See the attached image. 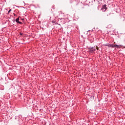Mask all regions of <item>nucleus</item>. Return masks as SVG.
<instances>
[{"label": "nucleus", "mask_w": 125, "mask_h": 125, "mask_svg": "<svg viewBox=\"0 0 125 125\" xmlns=\"http://www.w3.org/2000/svg\"><path fill=\"white\" fill-rule=\"evenodd\" d=\"M11 9H10L8 12V14H9V13L11 12Z\"/></svg>", "instance_id": "nucleus-9"}, {"label": "nucleus", "mask_w": 125, "mask_h": 125, "mask_svg": "<svg viewBox=\"0 0 125 125\" xmlns=\"http://www.w3.org/2000/svg\"><path fill=\"white\" fill-rule=\"evenodd\" d=\"M80 8H83V4H81L80 6Z\"/></svg>", "instance_id": "nucleus-6"}, {"label": "nucleus", "mask_w": 125, "mask_h": 125, "mask_svg": "<svg viewBox=\"0 0 125 125\" xmlns=\"http://www.w3.org/2000/svg\"><path fill=\"white\" fill-rule=\"evenodd\" d=\"M110 15H111V13H110V12H109L108 14H106V16H110Z\"/></svg>", "instance_id": "nucleus-7"}, {"label": "nucleus", "mask_w": 125, "mask_h": 125, "mask_svg": "<svg viewBox=\"0 0 125 125\" xmlns=\"http://www.w3.org/2000/svg\"><path fill=\"white\" fill-rule=\"evenodd\" d=\"M114 43H116V42H114Z\"/></svg>", "instance_id": "nucleus-14"}, {"label": "nucleus", "mask_w": 125, "mask_h": 125, "mask_svg": "<svg viewBox=\"0 0 125 125\" xmlns=\"http://www.w3.org/2000/svg\"><path fill=\"white\" fill-rule=\"evenodd\" d=\"M102 9H105V10H107V5L104 4L103 5Z\"/></svg>", "instance_id": "nucleus-3"}, {"label": "nucleus", "mask_w": 125, "mask_h": 125, "mask_svg": "<svg viewBox=\"0 0 125 125\" xmlns=\"http://www.w3.org/2000/svg\"><path fill=\"white\" fill-rule=\"evenodd\" d=\"M88 50H89L90 52H93V51H95V48L93 47H88Z\"/></svg>", "instance_id": "nucleus-1"}, {"label": "nucleus", "mask_w": 125, "mask_h": 125, "mask_svg": "<svg viewBox=\"0 0 125 125\" xmlns=\"http://www.w3.org/2000/svg\"><path fill=\"white\" fill-rule=\"evenodd\" d=\"M14 16H16V14H15V13L13 14Z\"/></svg>", "instance_id": "nucleus-12"}, {"label": "nucleus", "mask_w": 125, "mask_h": 125, "mask_svg": "<svg viewBox=\"0 0 125 125\" xmlns=\"http://www.w3.org/2000/svg\"><path fill=\"white\" fill-rule=\"evenodd\" d=\"M20 36H23V33H20Z\"/></svg>", "instance_id": "nucleus-11"}, {"label": "nucleus", "mask_w": 125, "mask_h": 125, "mask_svg": "<svg viewBox=\"0 0 125 125\" xmlns=\"http://www.w3.org/2000/svg\"><path fill=\"white\" fill-rule=\"evenodd\" d=\"M105 46H108V44H106Z\"/></svg>", "instance_id": "nucleus-13"}, {"label": "nucleus", "mask_w": 125, "mask_h": 125, "mask_svg": "<svg viewBox=\"0 0 125 125\" xmlns=\"http://www.w3.org/2000/svg\"><path fill=\"white\" fill-rule=\"evenodd\" d=\"M96 49H97V50H98V47H97V46H96Z\"/></svg>", "instance_id": "nucleus-10"}, {"label": "nucleus", "mask_w": 125, "mask_h": 125, "mask_svg": "<svg viewBox=\"0 0 125 125\" xmlns=\"http://www.w3.org/2000/svg\"><path fill=\"white\" fill-rule=\"evenodd\" d=\"M52 23H53V24H54V23H55V20L52 21Z\"/></svg>", "instance_id": "nucleus-8"}, {"label": "nucleus", "mask_w": 125, "mask_h": 125, "mask_svg": "<svg viewBox=\"0 0 125 125\" xmlns=\"http://www.w3.org/2000/svg\"><path fill=\"white\" fill-rule=\"evenodd\" d=\"M116 44H109L108 45V47H112V48H114L115 47Z\"/></svg>", "instance_id": "nucleus-4"}, {"label": "nucleus", "mask_w": 125, "mask_h": 125, "mask_svg": "<svg viewBox=\"0 0 125 125\" xmlns=\"http://www.w3.org/2000/svg\"><path fill=\"white\" fill-rule=\"evenodd\" d=\"M122 46V45H117V44H115V47H116V48H120V47Z\"/></svg>", "instance_id": "nucleus-5"}, {"label": "nucleus", "mask_w": 125, "mask_h": 125, "mask_svg": "<svg viewBox=\"0 0 125 125\" xmlns=\"http://www.w3.org/2000/svg\"><path fill=\"white\" fill-rule=\"evenodd\" d=\"M20 18V17H19V18H17L16 20V22L18 24H22V22L19 21Z\"/></svg>", "instance_id": "nucleus-2"}]
</instances>
